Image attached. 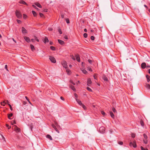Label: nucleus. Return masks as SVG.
I'll return each mask as SVG.
<instances>
[{"instance_id": "nucleus-1", "label": "nucleus", "mask_w": 150, "mask_h": 150, "mask_svg": "<svg viewBox=\"0 0 150 150\" xmlns=\"http://www.w3.org/2000/svg\"><path fill=\"white\" fill-rule=\"evenodd\" d=\"M16 14L17 17L18 18H20L22 17V14L18 10H16Z\"/></svg>"}, {"instance_id": "nucleus-2", "label": "nucleus", "mask_w": 150, "mask_h": 150, "mask_svg": "<svg viewBox=\"0 0 150 150\" xmlns=\"http://www.w3.org/2000/svg\"><path fill=\"white\" fill-rule=\"evenodd\" d=\"M13 128L15 131L17 132H19L20 131V129L16 125H14L13 127Z\"/></svg>"}, {"instance_id": "nucleus-3", "label": "nucleus", "mask_w": 150, "mask_h": 150, "mask_svg": "<svg viewBox=\"0 0 150 150\" xmlns=\"http://www.w3.org/2000/svg\"><path fill=\"white\" fill-rule=\"evenodd\" d=\"M62 64L63 67L64 68L66 69L68 68L67 65V63L66 61H62Z\"/></svg>"}, {"instance_id": "nucleus-4", "label": "nucleus", "mask_w": 150, "mask_h": 150, "mask_svg": "<svg viewBox=\"0 0 150 150\" xmlns=\"http://www.w3.org/2000/svg\"><path fill=\"white\" fill-rule=\"evenodd\" d=\"M49 59L51 62L53 63H55L56 62V60L54 57L52 56H50L49 57Z\"/></svg>"}, {"instance_id": "nucleus-5", "label": "nucleus", "mask_w": 150, "mask_h": 150, "mask_svg": "<svg viewBox=\"0 0 150 150\" xmlns=\"http://www.w3.org/2000/svg\"><path fill=\"white\" fill-rule=\"evenodd\" d=\"M105 128L103 127H100L99 128V131L101 133H103L105 132Z\"/></svg>"}, {"instance_id": "nucleus-6", "label": "nucleus", "mask_w": 150, "mask_h": 150, "mask_svg": "<svg viewBox=\"0 0 150 150\" xmlns=\"http://www.w3.org/2000/svg\"><path fill=\"white\" fill-rule=\"evenodd\" d=\"M130 146H133L134 148H135L137 146L135 142H130L129 143Z\"/></svg>"}, {"instance_id": "nucleus-7", "label": "nucleus", "mask_w": 150, "mask_h": 150, "mask_svg": "<svg viewBox=\"0 0 150 150\" xmlns=\"http://www.w3.org/2000/svg\"><path fill=\"white\" fill-rule=\"evenodd\" d=\"M24 39L28 42L29 43L30 42V40L29 37L26 36H25L24 37Z\"/></svg>"}, {"instance_id": "nucleus-8", "label": "nucleus", "mask_w": 150, "mask_h": 150, "mask_svg": "<svg viewBox=\"0 0 150 150\" xmlns=\"http://www.w3.org/2000/svg\"><path fill=\"white\" fill-rule=\"evenodd\" d=\"M76 100L77 102L79 104L80 106H81L83 104L79 100L76 98Z\"/></svg>"}, {"instance_id": "nucleus-9", "label": "nucleus", "mask_w": 150, "mask_h": 150, "mask_svg": "<svg viewBox=\"0 0 150 150\" xmlns=\"http://www.w3.org/2000/svg\"><path fill=\"white\" fill-rule=\"evenodd\" d=\"M92 83V81L89 78L87 80V84L88 86H90Z\"/></svg>"}, {"instance_id": "nucleus-10", "label": "nucleus", "mask_w": 150, "mask_h": 150, "mask_svg": "<svg viewBox=\"0 0 150 150\" xmlns=\"http://www.w3.org/2000/svg\"><path fill=\"white\" fill-rule=\"evenodd\" d=\"M146 64L144 62L142 64L141 67L142 69H144L146 68Z\"/></svg>"}, {"instance_id": "nucleus-11", "label": "nucleus", "mask_w": 150, "mask_h": 150, "mask_svg": "<svg viewBox=\"0 0 150 150\" xmlns=\"http://www.w3.org/2000/svg\"><path fill=\"white\" fill-rule=\"evenodd\" d=\"M75 57L77 61L78 62H80V58L78 55H75Z\"/></svg>"}, {"instance_id": "nucleus-12", "label": "nucleus", "mask_w": 150, "mask_h": 150, "mask_svg": "<svg viewBox=\"0 0 150 150\" xmlns=\"http://www.w3.org/2000/svg\"><path fill=\"white\" fill-rule=\"evenodd\" d=\"M22 33H27L26 30L23 27H22Z\"/></svg>"}, {"instance_id": "nucleus-13", "label": "nucleus", "mask_w": 150, "mask_h": 150, "mask_svg": "<svg viewBox=\"0 0 150 150\" xmlns=\"http://www.w3.org/2000/svg\"><path fill=\"white\" fill-rule=\"evenodd\" d=\"M102 79L105 81H108V79L107 77L105 75H103L102 76Z\"/></svg>"}, {"instance_id": "nucleus-14", "label": "nucleus", "mask_w": 150, "mask_h": 150, "mask_svg": "<svg viewBox=\"0 0 150 150\" xmlns=\"http://www.w3.org/2000/svg\"><path fill=\"white\" fill-rule=\"evenodd\" d=\"M58 40V42L60 44H61V45H63L64 44V42L62 40Z\"/></svg>"}, {"instance_id": "nucleus-15", "label": "nucleus", "mask_w": 150, "mask_h": 150, "mask_svg": "<svg viewBox=\"0 0 150 150\" xmlns=\"http://www.w3.org/2000/svg\"><path fill=\"white\" fill-rule=\"evenodd\" d=\"M46 137L48 139H49L51 140H52V137L49 134H47L46 135Z\"/></svg>"}, {"instance_id": "nucleus-16", "label": "nucleus", "mask_w": 150, "mask_h": 150, "mask_svg": "<svg viewBox=\"0 0 150 150\" xmlns=\"http://www.w3.org/2000/svg\"><path fill=\"white\" fill-rule=\"evenodd\" d=\"M19 3L21 4H25V5H27V3L25 1H23V0L20 1H19Z\"/></svg>"}, {"instance_id": "nucleus-17", "label": "nucleus", "mask_w": 150, "mask_h": 150, "mask_svg": "<svg viewBox=\"0 0 150 150\" xmlns=\"http://www.w3.org/2000/svg\"><path fill=\"white\" fill-rule=\"evenodd\" d=\"M35 4L39 8H42V6L39 3H35Z\"/></svg>"}, {"instance_id": "nucleus-18", "label": "nucleus", "mask_w": 150, "mask_h": 150, "mask_svg": "<svg viewBox=\"0 0 150 150\" xmlns=\"http://www.w3.org/2000/svg\"><path fill=\"white\" fill-rule=\"evenodd\" d=\"M66 71H67V74H70L71 73V71L70 70H69V69L68 68H66Z\"/></svg>"}, {"instance_id": "nucleus-19", "label": "nucleus", "mask_w": 150, "mask_h": 150, "mask_svg": "<svg viewBox=\"0 0 150 150\" xmlns=\"http://www.w3.org/2000/svg\"><path fill=\"white\" fill-rule=\"evenodd\" d=\"M70 88L74 91H76V89L74 86L71 85L70 86Z\"/></svg>"}, {"instance_id": "nucleus-20", "label": "nucleus", "mask_w": 150, "mask_h": 150, "mask_svg": "<svg viewBox=\"0 0 150 150\" xmlns=\"http://www.w3.org/2000/svg\"><path fill=\"white\" fill-rule=\"evenodd\" d=\"M48 41L49 40L48 38L47 37H45L44 39V42L45 43H46V42H48Z\"/></svg>"}, {"instance_id": "nucleus-21", "label": "nucleus", "mask_w": 150, "mask_h": 150, "mask_svg": "<svg viewBox=\"0 0 150 150\" xmlns=\"http://www.w3.org/2000/svg\"><path fill=\"white\" fill-rule=\"evenodd\" d=\"M30 47L32 51H33L35 50V48L34 46L32 45H30Z\"/></svg>"}, {"instance_id": "nucleus-22", "label": "nucleus", "mask_w": 150, "mask_h": 150, "mask_svg": "<svg viewBox=\"0 0 150 150\" xmlns=\"http://www.w3.org/2000/svg\"><path fill=\"white\" fill-rule=\"evenodd\" d=\"M110 115L111 117L112 118H114V115L113 114V113L111 111L110 112Z\"/></svg>"}, {"instance_id": "nucleus-23", "label": "nucleus", "mask_w": 150, "mask_h": 150, "mask_svg": "<svg viewBox=\"0 0 150 150\" xmlns=\"http://www.w3.org/2000/svg\"><path fill=\"white\" fill-rule=\"evenodd\" d=\"M146 88L148 89H150V85L149 84H146Z\"/></svg>"}, {"instance_id": "nucleus-24", "label": "nucleus", "mask_w": 150, "mask_h": 150, "mask_svg": "<svg viewBox=\"0 0 150 150\" xmlns=\"http://www.w3.org/2000/svg\"><path fill=\"white\" fill-rule=\"evenodd\" d=\"M13 116V114L12 113H10L9 114H8V118L10 119H11V117H12Z\"/></svg>"}, {"instance_id": "nucleus-25", "label": "nucleus", "mask_w": 150, "mask_h": 150, "mask_svg": "<svg viewBox=\"0 0 150 150\" xmlns=\"http://www.w3.org/2000/svg\"><path fill=\"white\" fill-rule=\"evenodd\" d=\"M81 71L84 74H86L87 73V71H86L84 69H81Z\"/></svg>"}, {"instance_id": "nucleus-26", "label": "nucleus", "mask_w": 150, "mask_h": 150, "mask_svg": "<svg viewBox=\"0 0 150 150\" xmlns=\"http://www.w3.org/2000/svg\"><path fill=\"white\" fill-rule=\"evenodd\" d=\"M146 78H147V81L148 82H149V81H150V79H149V78L150 77L148 75H146Z\"/></svg>"}, {"instance_id": "nucleus-27", "label": "nucleus", "mask_w": 150, "mask_h": 150, "mask_svg": "<svg viewBox=\"0 0 150 150\" xmlns=\"http://www.w3.org/2000/svg\"><path fill=\"white\" fill-rule=\"evenodd\" d=\"M32 13L34 16H36L37 14H36V13L34 11H32Z\"/></svg>"}, {"instance_id": "nucleus-28", "label": "nucleus", "mask_w": 150, "mask_h": 150, "mask_svg": "<svg viewBox=\"0 0 150 150\" xmlns=\"http://www.w3.org/2000/svg\"><path fill=\"white\" fill-rule=\"evenodd\" d=\"M5 101H3V102H1V104L3 106H5V104L6 103Z\"/></svg>"}, {"instance_id": "nucleus-29", "label": "nucleus", "mask_w": 150, "mask_h": 150, "mask_svg": "<svg viewBox=\"0 0 150 150\" xmlns=\"http://www.w3.org/2000/svg\"><path fill=\"white\" fill-rule=\"evenodd\" d=\"M144 137L145 139H147V136L146 134H143Z\"/></svg>"}, {"instance_id": "nucleus-30", "label": "nucleus", "mask_w": 150, "mask_h": 150, "mask_svg": "<svg viewBox=\"0 0 150 150\" xmlns=\"http://www.w3.org/2000/svg\"><path fill=\"white\" fill-rule=\"evenodd\" d=\"M86 88H87V90L88 91H90V92H92V89L90 88L89 87H87Z\"/></svg>"}, {"instance_id": "nucleus-31", "label": "nucleus", "mask_w": 150, "mask_h": 150, "mask_svg": "<svg viewBox=\"0 0 150 150\" xmlns=\"http://www.w3.org/2000/svg\"><path fill=\"white\" fill-rule=\"evenodd\" d=\"M140 148L141 150H148V149L147 148H144L142 146H141Z\"/></svg>"}, {"instance_id": "nucleus-32", "label": "nucleus", "mask_w": 150, "mask_h": 150, "mask_svg": "<svg viewBox=\"0 0 150 150\" xmlns=\"http://www.w3.org/2000/svg\"><path fill=\"white\" fill-rule=\"evenodd\" d=\"M50 49L53 50H55V47L53 46H51L50 47Z\"/></svg>"}, {"instance_id": "nucleus-33", "label": "nucleus", "mask_w": 150, "mask_h": 150, "mask_svg": "<svg viewBox=\"0 0 150 150\" xmlns=\"http://www.w3.org/2000/svg\"><path fill=\"white\" fill-rule=\"evenodd\" d=\"M144 142L145 144H147L148 143V141L147 139L144 140Z\"/></svg>"}, {"instance_id": "nucleus-34", "label": "nucleus", "mask_w": 150, "mask_h": 150, "mask_svg": "<svg viewBox=\"0 0 150 150\" xmlns=\"http://www.w3.org/2000/svg\"><path fill=\"white\" fill-rule=\"evenodd\" d=\"M27 16L25 14H23V18L24 19H25L27 18Z\"/></svg>"}, {"instance_id": "nucleus-35", "label": "nucleus", "mask_w": 150, "mask_h": 150, "mask_svg": "<svg viewBox=\"0 0 150 150\" xmlns=\"http://www.w3.org/2000/svg\"><path fill=\"white\" fill-rule=\"evenodd\" d=\"M112 110L114 113L116 112V110L113 107L112 108Z\"/></svg>"}, {"instance_id": "nucleus-36", "label": "nucleus", "mask_w": 150, "mask_h": 150, "mask_svg": "<svg viewBox=\"0 0 150 150\" xmlns=\"http://www.w3.org/2000/svg\"><path fill=\"white\" fill-rule=\"evenodd\" d=\"M83 36L84 38H86L87 37V34L86 33H85L83 34Z\"/></svg>"}, {"instance_id": "nucleus-37", "label": "nucleus", "mask_w": 150, "mask_h": 150, "mask_svg": "<svg viewBox=\"0 0 150 150\" xmlns=\"http://www.w3.org/2000/svg\"><path fill=\"white\" fill-rule=\"evenodd\" d=\"M131 137L133 138H134L135 137V135L134 134H131Z\"/></svg>"}, {"instance_id": "nucleus-38", "label": "nucleus", "mask_w": 150, "mask_h": 150, "mask_svg": "<svg viewBox=\"0 0 150 150\" xmlns=\"http://www.w3.org/2000/svg\"><path fill=\"white\" fill-rule=\"evenodd\" d=\"M66 20L67 23H69V19L66 18Z\"/></svg>"}, {"instance_id": "nucleus-39", "label": "nucleus", "mask_w": 150, "mask_h": 150, "mask_svg": "<svg viewBox=\"0 0 150 150\" xmlns=\"http://www.w3.org/2000/svg\"><path fill=\"white\" fill-rule=\"evenodd\" d=\"M74 96L76 98H76L77 99L78 97V95L76 93H75L74 94Z\"/></svg>"}, {"instance_id": "nucleus-40", "label": "nucleus", "mask_w": 150, "mask_h": 150, "mask_svg": "<svg viewBox=\"0 0 150 150\" xmlns=\"http://www.w3.org/2000/svg\"><path fill=\"white\" fill-rule=\"evenodd\" d=\"M54 129L58 133H59V131L56 127V128H55Z\"/></svg>"}, {"instance_id": "nucleus-41", "label": "nucleus", "mask_w": 150, "mask_h": 150, "mask_svg": "<svg viewBox=\"0 0 150 150\" xmlns=\"http://www.w3.org/2000/svg\"><path fill=\"white\" fill-rule=\"evenodd\" d=\"M85 110L86 108V107L83 104L81 106Z\"/></svg>"}, {"instance_id": "nucleus-42", "label": "nucleus", "mask_w": 150, "mask_h": 150, "mask_svg": "<svg viewBox=\"0 0 150 150\" xmlns=\"http://www.w3.org/2000/svg\"><path fill=\"white\" fill-rule=\"evenodd\" d=\"M91 39L92 40H94V37L93 36H91Z\"/></svg>"}, {"instance_id": "nucleus-43", "label": "nucleus", "mask_w": 150, "mask_h": 150, "mask_svg": "<svg viewBox=\"0 0 150 150\" xmlns=\"http://www.w3.org/2000/svg\"><path fill=\"white\" fill-rule=\"evenodd\" d=\"M71 58L74 60H75V58L74 57L73 55L71 56Z\"/></svg>"}, {"instance_id": "nucleus-44", "label": "nucleus", "mask_w": 150, "mask_h": 150, "mask_svg": "<svg viewBox=\"0 0 150 150\" xmlns=\"http://www.w3.org/2000/svg\"><path fill=\"white\" fill-rule=\"evenodd\" d=\"M101 113L103 115H105V113L103 111H102L101 112Z\"/></svg>"}, {"instance_id": "nucleus-45", "label": "nucleus", "mask_w": 150, "mask_h": 150, "mask_svg": "<svg viewBox=\"0 0 150 150\" xmlns=\"http://www.w3.org/2000/svg\"><path fill=\"white\" fill-rule=\"evenodd\" d=\"M118 143L119 144L122 145L123 144V142H118Z\"/></svg>"}, {"instance_id": "nucleus-46", "label": "nucleus", "mask_w": 150, "mask_h": 150, "mask_svg": "<svg viewBox=\"0 0 150 150\" xmlns=\"http://www.w3.org/2000/svg\"><path fill=\"white\" fill-rule=\"evenodd\" d=\"M88 70H89V71H92V69L91 68H88Z\"/></svg>"}, {"instance_id": "nucleus-47", "label": "nucleus", "mask_w": 150, "mask_h": 150, "mask_svg": "<svg viewBox=\"0 0 150 150\" xmlns=\"http://www.w3.org/2000/svg\"><path fill=\"white\" fill-rule=\"evenodd\" d=\"M6 102H7V103L8 104V105L9 106L10 108L11 107H12L11 105L10 104H9L8 103V101L7 100L6 101Z\"/></svg>"}, {"instance_id": "nucleus-48", "label": "nucleus", "mask_w": 150, "mask_h": 150, "mask_svg": "<svg viewBox=\"0 0 150 150\" xmlns=\"http://www.w3.org/2000/svg\"><path fill=\"white\" fill-rule=\"evenodd\" d=\"M11 124L12 125H13L14 124H16L15 121H13V122H11Z\"/></svg>"}, {"instance_id": "nucleus-49", "label": "nucleus", "mask_w": 150, "mask_h": 150, "mask_svg": "<svg viewBox=\"0 0 150 150\" xmlns=\"http://www.w3.org/2000/svg\"><path fill=\"white\" fill-rule=\"evenodd\" d=\"M88 61L89 63H90L91 64L92 62V61L90 59H88Z\"/></svg>"}, {"instance_id": "nucleus-50", "label": "nucleus", "mask_w": 150, "mask_h": 150, "mask_svg": "<svg viewBox=\"0 0 150 150\" xmlns=\"http://www.w3.org/2000/svg\"><path fill=\"white\" fill-rule=\"evenodd\" d=\"M4 68H5V69H6L7 71H8V69H7V65H5Z\"/></svg>"}, {"instance_id": "nucleus-51", "label": "nucleus", "mask_w": 150, "mask_h": 150, "mask_svg": "<svg viewBox=\"0 0 150 150\" xmlns=\"http://www.w3.org/2000/svg\"><path fill=\"white\" fill-rule=\"evenodd\" d=\"M48 30L49 31H51L52 30V29L51 28H48Z\"/></svg>"}, {"instance_id": "nucleus-52", "label": "nucleus", "mask_w": 150, "mask_h": 150, "mask_svg": "<svg viewBox=\"0 0 150 150\" xmlns=\"http://www.w3.org/2000/svg\"><path fill=\"white\" fill-rule=\"evenodd\" d=\"M27 103L25 101H23V105H26Z\"/></svg>"}, {"instance_id": "nucleus-53", "label": "nucleus", "mask_w": 150, "mask_h": 150, "mask_svg": "<svg viewBox=\"0 0 150 150\" xmlns=\"http://www.w3.org/2000/svg\"><path fill=\"white\" fill-rule=\"evenodd\" d=\"M59 33L60 34H62V32L61 31V30L60 29H59Z\"/></svg>"}, {"instance_id": "nucleus-54", "label": "nucleus", "mask_w": 150, "mask_h": 150, "mask_svg": "<svg viewBox=\"0 0 150 150\" xmlns=\"http://www.w3.org/2000/svg\"><path fill=\"white\" fill-rule=\"evenodd\" d=\"M40 17H42L43 16V15L42 13H40Z\"/></svg>"}, {"instance_id": "nucleus-55", "label": "nucleus", "mask_w": 150, "mask_h": 150, "mask_svg": "<svg viewBox=\"0 0 150 150\" xmlns=\"http://www.w3.org/2000/svg\"><path fill=\"white\" fill-rule=\"evenodd\" d=\"M70 82L71 83H72L73 84H74V85L75 84V83H74L73 82V81H71H71H70Z\"/></svg>"}, {"instance_id": "nucleus-56", "label": "nucleus", "mask_w": 150, "mask_h": 150, "mask_svg": "<svg viewBox=\"0 0 150 150\" xmlns=\"http://www.w3.org/2000/svg\"><path fill=\"white\" fill-rule=\"evenodd\" d=\"M32 6L35 8H36V9H38V8H37V7H36V6L34 5H32Z\"/></svg>"}, {"instance_id": "nucleus-57", "label": "nucleus", "mask_w": 150, "mask_h": 150, "mask_svg": "<svg viewBox=\"0 0 150 150\" xmlns=\"http://www.w3.org/2000/svg\"><path fill=\"white\" fill-rule=\"evenodd\" d=\"M52 127H53L54 129L55 128H56V126H55V125H52Z\"/></svg>"}, {"instance_id": "nucleus-58", "label": "nucleus", "mask_w": 150, "mask_h": 150, "mask_svg": "<svg viewBox=\"0 0 150 150\" xmlns=\"http://www.w3.org/2000/svg\"><path fill=\"white\" fill-rule=\"evenodd\" d=\"M96 74H94V76H93V77H94V79H96Z\"/></svg>"}, {"instance_id": "nucleus-59", "label": "nucleus", "mask_w": 150, "mask_h": 150, "mask_svg": "<svg viewBox=\"0 0 150 150\" xmlns=\"http://www.w3.org/2000/svg\"><path fill=\"white\" fill-rule=\"evenodd\" d=\"M17 21L18 23H20L21 22V21L19 20H17Z\"/></svg>"}, {"instance_id": "nucleus-60", "label": "nucleus", "mask_w": 150, "mask_h": 150, "mask_svg": "<svg viewBox=\"0 0 150 150\" xmlns=\"http://www.w3.org/2000/svg\"><path fill=\"white\" fill-rule=\"evenodd\" d=\"M60 98L61 99H62V100H64V98L62 96L60 97Z\"/></svg>"}, {"instance_id": "nucleus-61", "label": "nucleus", "mask_w": 150, "mask_h": 150, "mask_svg": "<svg viewBox=\"0 0 150 150\" xmlns=\"http://www.w3.org/2000/svg\"><path fill=\"white\" fill-rule=\"evenodd\" d=\"M84 31L85 32H86L87 31V30L85 28L84 29Z\"/></svg>"}, {"instance_id": "nucleus-62", "label": "nucleus", "mask_w": 150, "mask_h": 150, "mask_svg": "<svg viewBox=\"0 0 150 150\" xmlns=\"http://www.w3.org/2000/svg\"><path fill=\"white\" fill-rule=\"evenodd\" d=\"M146 67H147V68H150V66L149 65H147Z\"/></svg>"}, {"instance_id": "nucleus-63", "label": "nucleus", "mask_w": 150, "mask_h": 150, "mask_svg": "<svg viewBox=\"0 0 150 150\" xmlns=\"http://www.w3.org/2000/svg\"><path fill=\"white\" fill-rule=\"evenodd\" d=\"M31 41L32 42H34V39H31V40H30V41Z\"/></svg>"}, {"instance_id": "nucleus-64", "label": "nucleus", "mask_w": 150, "mask_h": 150, "mask_svg": "<svg viewBox=\"0 0 150 150\" xmlns=\"http://www.w3.org/2000/svg\"><path fill=\"white\" fill-rule=\"evenodd\" d=\"M148 72H149V73L150 74V69H149L148 70Z\"/></svg>"}]
</instances>
